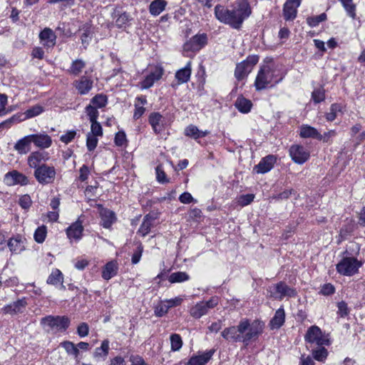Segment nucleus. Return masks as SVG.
<instances>
[{
    "label": "nucleus",
    "mask_w": 365,
    "mask_h": 365,
    "mask_svg": "<svg viewBox=\"0 0 365 365\" xmlns=\"http://www.w3.org/2000/svg\"><path fill=\"white\" fill-rule=\"evenodd\" d=\"M31 143V135H25L16 142L14 149L21 155H26L30 152Z\"/></svg>",
    "instance_id": "nucleus-17"
},
{
    "label": "nucleus",
    "mask_w": 365,
    "mask_h": 365,
    "mask_svg": "<svg viewBox=\"0 0 365 365\" xmlns=\"http://www.w3.org/2000/svg\"><path fill=\"white\" fill-rule=\"evenodd\" d=\"M337 307H338V314L341 317H345L346 316L348 315L349 314V309H348V306H347V304L344 302H340L337 304Z\"/></svg>",
    "instance_id": "nucleus-64"
},
{
    "label": "nucleus",
    "mask_w": 365,
    "mask_h": 365,
    "mask_svg": "<svg viewBox=\"0 0 365 365\" xmlns=\"http://www.w3.org/2000/svg\"><path fill=\"white\" fill-rule=\"evenodd\" d=\"M115 143L118 146H123L126 143V135L123 131H118L115 136Z\"/></svg>",
    "instance_id": "nucleus-62"
},
{
    "label": "nucleus",
    "mask_w": 365,
    "mask_h": 365,
    "mask_svg": "<svg viewBox=\"0 0 365 365\" xmlns=\"http://www.w3.org/2000/svg\"><path fill=\"white\" fill-rule=\"evenodd\" d=\"M189 275L186 272H178L172 273L168 278L170 283L182 282L189 279Z\"/></svg>",
    "instance_id": "nucleus-48"
},
{
    "label": "nucleus",
    "mask_w": 365,
    "mask_h": 365,
    "mask_svg": "<svg viewBox=\"0 0 365 365\" xmlns=\"http://www.w3.org/2000/svg\"><path fill=\"white\" fill-rule=\"evenodd\" d=\"M191 71V61H188L184 68L179 69L175 73V78L179 84L186 83L190 80Z\"/></svg>",
    "instance_id": "nucleus-27"
},
{
    "label": "nucleus",
    "mask_w": 365,
    "mask_h": 365,
    "mask_svg": "<svg viewBox=\"0 0 365 365\" xmlns=\"http://www.w3.org/2000/svg\"><path fill=\"white\" fill-rule=\"evenodd\" d=\"M289 152L292 160L297 164H303L309 158V152L300 145H292Z\"/></svg>",
    "instance_id": "nucleus-10"
},
{
    "label": "nucleus",
    "mask_w": 365,
    "mask_h": 365,
    "mask_svg": "<svg viewBox=\"0 0 365 365\" xmlns=\"http://www.w3.org/2000/svg\"><path fill=\"white\" fill-rule=\"evenodd\" d=\"M255 198L253 194L241 195L236 198V203L237 205L245 207L250 205Z\"/></svg>",
    "instance_id": "nucleus-50"
},
{
    "label": "nucleus",
    "mask_w": 365,
    "mask_h": 365,
    "mask_svg": "<svg viewBox=\"0 0 365 365\" xmlns=\"http://www.w3.org/2000/svg\"><path fill=\"white\" fill-rule=\"evenodd\" d=\"M83 230L81 222L77 221L67 228L66 234L69 239L78 240L81 238Z\"/></svg>",
    "instance_id": "nucleus-24"
},
{
    "label": "nucleus",
    "mask_w": 365,
    "mask_h": 365,
    "mask_svg": "<svg viewBox=\"0 0 365 365\" xmlns=\"http://www.w3.org/2000/svg\"><path fill=\"white\" fill-rule=\"evenodd\" d=\"M8 247L14 253H19L24 249L23 242L19 238H11L8 242Z\"/></svg>",
    "instance_id": "nucleus-43"
},
{
    "label": "nucleus",
    "mask_w": 365,
    "mask_h": 365,
    "mask_svg": "<svg viewBox=\"0 0 365 365\" xmlns=\"http://www.w3.org/2000/svg\"><path fill=\"white\" fill-rule=\"evenodd\" d=\"M98 108L93 106L91 104H89L86 108V113L89 117L90 121H95L97 120V118L98 117V111L97 110Z\"/></svg>",
    "instance_id": "nucleus-56"
},
{
    "label": "nucleus",
    "mask_w": 365,
    "mask_h": 365,
    "mask_svg": "<svg viewBox=\"0 0 365 365\" xmlns=\"http://www.w3.org/2000/svg\"><path fill=\"white\" fill-rule=\"evenodd\" d=\"M301 0H287L283 7V15L286 21L293 20L297 16V8L300 6Z\"/></svg>",
    "instance_id": "nucleus-15"
},
{
    "label": "nucleus",
    "mask_w": 365,
    "mask_h": 365,
    "mask_svg": "<svg viewBox=\"0 0 365 365\" xmlns=\"http://www.w3.org/2000/svg\"><path fill=\"white\" fill-rule=\"evenodd\" d=\"M26 180V177L16 170H13L4 175V181L6 182H25Z\"/></svg>",
    "instance_id": "nucleus-31"
},
{
    "label": "nucleus",
    "mask_w": 365,
    "mask_h": 365,
    "mask_svg": "<svg viewBox=\"0 0 365 365\" xmlns=\"http://www.w3.org/2000/svg\"><path fill=\"white\" fill-rule=\"evenodd\" d=\"M319 131L314 127H312L309 125H302L300 127V133L299 135L300 137L303 138H318Z\"/></svg>",
    "instance_id": "nucleus-33"
},
{
    "label": "nucleus",
    "mask_w": 365,
    "mask_h": 365,
    "mask_svg": "<svg viewBox=\"0 0 365 365\" xmlns=\"http://www.w3.org/2000/svg\"><path fill=\"white\" fill-rule=\"evenodd\" d=\"M50 159V154L45 150H35L29 155L27 158V164L31 168L37 170L41 167L40 165L43 162H46Z\"/></svg>",
    "instance_id": "nucleus-7"
},
{
    "label": "nucleus",
    "mask_w": 365,
    "mask_h": 365,
    "mask_svg": "<svg viewBox=\"0 0 365 365\" xmlns=\"http://www.w3.org/2000/svg\"><path fill=\"white\" fill-rule=\"evenodd\" d=\"M307 343L317 346L329 345V340L323 335L321 329L317 326L310 327L304 336Z\"/></svg>",
    "instance_id": "nucleus-6"
},
{
    "label": "nucleus",
    "mask_w": 365,
    "mask_h": 365,
    "mask_svg": "<svg viewBox=\"0 0 365 365\" xmlns=\"http://www.w3.org/2000/svg\"><path fill=\"white\" fill-rule=\"evenodd\" d=\"M259 57L257 56H249L246 60L237 64L235 76L237 80L245 78L252 70L255 65L257 63Z\"/></svg>",
    "instance_id": "nucleus-5"
},
{
    "label": "nucleus",
    "mask_w": 365,
    "mask_h": 365,
    "mask_svg": "<svg viewBox=\"0 0 365 365\" xmlns=\"http://www.w3.org/2000/svg\"><path fill=\"white\" fill-rule=\"evenodd\" d=\"M60 345L66 350L68 355L73 356L76 362L79 363L78 355L80 351L78 350L77 345L70 341H64L61 342Z\"/></svg>",
    "instance_id": "nucleus-34"
},
{
    "label": "nucleus",
    "mask_w": 365,
    "mask_h": 365,
    "mask_svg": "<svg viewBox=\"0 0 365 365\" xmlns=\"http://www.w3.org/2000/svg\"><path fill=\"white\" fill-rule=\"evenodd\" d=\"M214 353L215 350L210 349L199 355L193 356L189 359L187 365H205L212 358Z\"/></svg>",
    "instance_id": "nucleus-21"
},
{
    "label": "nucleus",
    "mask_w": 365,
    "mask_h": 365,
    "mask_svg": "<svg viewBox=\"0 0 365 365\" xmlns=\"http://www.w3.org/2000/svg\"><path fill=\"white\" fill-rule=\"evenodd\" d=\"M244 324H238L237 327L232 326L225 329L221 332V336L227 341L237 342L241 341L240 333L245 330Z\"/></svg>",
    "instance_id": "nucleus-11"
},
{
    "label": "nucleus",
    "mask_w": 365,
    "mask_h": 365,
    "mask_svg": "<svg viewBox=\"0 0 365 365\" xmlns=\"http://www.w3.org/2000/svg\"><path fill=\"white\" fill-rule=\"evenodd\" d=\"M39 38L41 43L46 47L53 48L56 44V35L51 29L46 28L41 31Z\"/></svg>",
    "instance_id": "nucleus-20"
},
{
    "label": "nucleus",
    "mask_w": 365,
    "mask_h": 365,
    "mask_svg": "<svg viewBox=\"0 0 365 365\" xmlns=\"http://www.w3.org/2000/svg\"><path fill=\"white\" fill-rule=\"evenodd\" d=\"M109 351V341L105 339L102 341L101 346L95 349L93 352V357L98 358H106L108 354Z\"/></svg>",
    "instance_id": "nucleus-37"
},
{
    "label": "nucleus",
    "mask_w": 365,
    "mask_h": 365,
    "mask_svg": "<svg viewBox=\"0 0 365 365\" xmlns=\"http://www.w3.org/2000/svg\"><path fill=\"white\" fill-rule=\"evenodd\" d=\"M275 163L276 158L274 155H269L262 158L258 165L254 168V170L257 173H265L273 168Z\"/></svg>",
    "instance_id": "nucleus-19"
},
{
    "label": "nucleus",
    "mask_w": 365,
    "mask_h": 365,
    "mask_svg": "<svg viewBox=\"0 0 365 365\" xmlns=\"http://www.w3.org/2000/svg\"><path fill=\"white\" fill-rule=\"evenodd\" d=\"M237 9L239 16L241 17L242 21L248 18L252 14V9L249 2L247 0H239L236 2Z\"/></svg>",
    "instance_id": "nucleus-25"
},
{
    "label": "nucleus",
    "mask_w": 365,
    "mask_h": 365,
    "mask_svg": "<svg viewBox=\"0 0 365 365\" xmlns=\"http://www.w3.org/2000/svg\"><path fill=\"white\" fill-rule=\"evenodd\" d=\"M345 11H346L348 16H349L351 19H354L356 18V5L354 4L353 0H339Z\"/></svg>",
    "instance_id": "nucleus-44"
},
{
    "label": "nucleus",
    "mask_w": 365,
    "mask_h": 365,
    "mask_svg": "<svg viewBox=\"0 0 365 365\" xmlns=\"http://www.w3.org/2000/svg\"><path fill=\"white\" fill-rule=\"evenodd\" d=\"M167 2L165 0H154L149 6V11L153 16H158L165 9Z\"/></svg>",
    "instance_id": "nucleus-32"
},
{
    "label": "nucleus",
    "mask_w": 365,
    "mask_h": 365,
    "mask_svg": "<svg viewBox=\"0 0 365 365\" xmlns=\"http://www.w3.org/2000/svg\"><path fill=\"white\" fill-rule=\"evenodd\" d=\"M132 20L130 16L124 12L120 14L115 20V26L119 29H125L129 26L130 21Z\"/></svg>",
    "instance_id": "nucleus-45"
},
{
    "label": "nucleus",
    "mask_w": 365,
    "mask_h": 365,
    "mask_svg": "<svg viewBox=\"0 0 365 365\" xmlns=\"http://www.w3.org/2000/svg\"><path fill=\"white\" fill-rule=\"evenodd\" d=\"M362 262L354 257H346L336 264V271L344 276H353L358 272Z\"/></svg>",
    "instance_id": "nucleus-4"
},
{
    "label": "nucleus",
    "mask_w": 365,
    "mask_h": 365,
    "mask_svg": "<svg viewBox=\"0 0 365 365\" xmlns=\"http://www.w3.org/2000/svg\"><path fill=\"white\" fill-rule=\"evenodd\" d=\"M336 131L335 130H330L327 132L321 134L319 133L318 140L322 141L323 143H331L332 138L336 135Z\"/></svg>",
    "instance_id": "nucleus-53"
},
{
    "label": "nucleus",
    "mask_w": 365,
    "mask_h": 365,
    "mask_svg": "<svg viewBox=\"0 0 365 365\" xmlns=\"http://www.w3.org/2000/svg\"><path fill=\"white\" fill-rule=\"evenodd\" d=\"M74 86L81 95L87 94L93 87V81L86 76L74 82Z\"/></svg>",
    "instance_id": "nucleus-22"
},
{
    "label": "nucleus",
    "mask_w": 365,
    "mask_h": 365,
    "mask_svg": "<svg viewBox=\"0 0 365 365\" xmlns=\"http://www.w3.org/2000/svg\"><path fill=\"white\" fill-rule=\"evenodd\" d=\"M285 312L282 307L279 308L269 322L272 329H279L284 323Z\"/></svg>",
    "instance_id": "nucleus-26"
},
{
    "label": "nucleus",
    "mask_w": 365,
    "mask_h": 365,
    "mask_svg": "<svg viewBox=\"0 0 365 365\" xmlns=\"http://www.w3.org/2000/svg\"><path fill=\"white\" fill-rule=\"evenodd\" d=\"M100 216L101 224L105 228H110L116 220L115 212L106 208H101Z\"/></svg>",
    "instance_id": "nucleus-23"
},
{
    "label": "nucleus",
    "mask_w": 365,
    "mask_h": 365,
    "mask_svg": "<svg viewBox=\"0 0 365 365\" xmlns=\"http://www.w3.org/2000/svg\"><path fill=\"white\" fill-rule=\"evenodd\" d=\"M163 70L160 67H155L150 71L144 80L140 82L141 89H148L153 86L155 81L161 78Z\"/></svg>",
    "instance_id": "nucleus-13"
},
{
    "label": "nucleus",
    "mask_w": 365,
    "mask_h": 365,
    "mask_svg": "<svg viewBox=\"0 0 365 365\" xmlns=\"http://www.w3.org/2000/svg\"><path fill=\"white\" fill-rule=\"evenodd\" d=\"M343 106L339 103H333L331 105L329 108V112L327 113L325 115L326 119L327 121L332 122L334 121L339 113H343Z\"/></svg>",
    "instance_id": "nucleus-36"
},
{
    "label": "nucleus",
    "mask_w": 365,
    "mask_h": 365,
    "mask_svg": "<svg viewBox=\"0 0 365 365\" xmlns=\"http://www.w3.org/2000/svg\"><path fill=\"white\" fill-rule=\"evenodd\" d=\"M46 282L47 284L52 285H57L60 282H63V276L62 272L58 269H53L48 276Z\"/></svg>",
    "instance_id": "nucleus-40"
},
{
    "label": "nucleus",
    "mask_w": 365,
    "mask_h": 365,
    "mask_svg": "<svg viewBox=\"0 0 365 365\" xmlns=\"http://www.w3.org/2000/svg\"><path fill=\"white\" fill-rule=\"evenodd\" d=\"M43 320L49 327L59 331H65L70 324L68 318L66 317H48Z\"/></svg>",
    "instance_id": "nucleus-16"
},
{
    "label": "nucleus",
    "mask_w": 365,
    "mask_h": 365,
    "mask_svg": "<svg viewBox=\"0 0 365 365\" xmlns=\"http://www.w3.org/2000/svg\"><path fill=\"white\" fill-rule=\"evenodd\" d=\"M43 112V108L42 106H41L39 105H35L33 107L27 109L24 113V120L36 117V116L40 115L41 113H42Z\"/></svg>",
    "instance_id": "nucleus-47"
},
{
    "label": "nucleus",
    "mask_w": 365,
    "mask_h": 365,
    "mask_svg": "<svg viewBox=\"0 0 365 365\" xmlns=\"http://www.w3.org/2000/svg\"><path fill=\"white\" fill-rule=\"evenodd\" d=\"M230 10L227 9L225 6L218 4L215 8V15L216 19L220 22L225 24L230 23L229 18Z\"/></svg>",
    "instance_id": "nucleus-28"
},
{
    "label": "nucleus",
    "mask_w": 365,
    "mask_h": 365,
    "mask_svg": "<svg viewBox=\"0 0 365 365\" xmlns=\"http://www.w3.org/2000/svg\"><path fill=\"white\" fill-rule=\"evenodd\" d=\"M31 137L32 143L41 150L49 148L52 145L51 137L44 132L31 134Z\"/></svg>",
    "instance_id": "nucleus-12"
},
{
    "label": "nucleus",
    "mask_w": 365,
    "mask_h": 365,
    "mask_svg": "<svg viewBox=\"0 0 365 365\" xmlns=\"http://www.w3.org/2000/svg\"><path fill=\"white\" fill-rule=\"evenodd\" d=\"M19 203L23 209L28 210L31 207L32 201L29 195H24L20 197Z\"/></svg>",
    "instance_id": "nucleus-60"
},
{
    "label": "nucleus",
    "mask_w": 365,
    "mask_h": 365,
    "mask_svg": "<svg viewBox=\"0 0 365 365\" xmlns=\"http://www.w3.org/2000/svg\"><path fill=\"white\" fill-rule=\"evenodd\" d=\"M267 291L270 298L277 300H282L284 297H294L297 294L295 289L290 287L283 282L269 287Z\"/></svg>",
    "instance_id": "nucleus-3"
},
{
    "label": "nucleus",
    "mask_w": 365,
    "mask_h": 365,
    "mask_svg": "<svg viewBox=\"0 0 365 365\" xmlns=\"http://www.w3.org/2000/svg\"><path fill=\"white\" fill-rule=\"evenodd\" d=\"M76 135V132L75 130H68L61 136L60 140L65 144H68L74 139Z\"/></svg>",
    "instance_id": "nucleus-63"
},
{
    "label": "nucleus",
    "mask_w": 365,
    "mask_h": 365,
    "mask_svg": "<svg viewBox=\"0 0 365 365\" xmlns=\"http://www.w3.org/2000/svg\"><path fill=\"white\" fill-rule=\"evenodd\" d=\"M46 227L44 225L38 227L34 232V240L38 243H42L44 242L46 237Z\"/></svg>",
    "instance_id": "nucleus-52"
},
{
    "label": "nucleus",
    "mask_w": 365,
    "mask_h": 365,
    "mask_svg": "<svg viewBox=\"0 0 365 365\" xmlns=\"http://www.w3.org/2000/svg\"><path fill=\"white\" fill-rule=\"evenodd\" d=\"M97 137L98 136L91 135V133L87 135L86 146L88 150L92 151L96 148L98 142Z\"/></svg>",
    "instance_id": "nucleus-57"
},
{
    "label": "nucleus",
    "mask_w": 365,
    "mask_h": 365,
    "mask_svg": "<svg viewBox=\"0 0 365 365\" xmlns=\"http://www.w3.org/2000/svg\"><path fill=\"white\" fill-rule=\"evenodd\" d=\"M235 106L240 112L242 113H248L251 110L252 103L250 100L245 98L243 96H240L235 101Z\"/></svg>",
    "instance_id": "nucleus-30"
},
{
    "label": "nucleus",
    "mask_w": 365,
    "mask_h": 365,
    "mask_svg": "<svg viewBox=\"0 0 365 365\" xmlns=\"http://www.w3.org/2000/svg\"><path fill=\"white\" fill-rule=\"evenodd\" d=\"M170 344L172 351H179L182 346V340L181 336L178 334H173L170 336Z\"/></svg>",
    "instance_id": "nucleus-51"
},
{
    "label": "nucleus",
    "mask_w": 365,
    "mask_h": 365,
    "mask_svg": "<svg viewBox=\"0 0 365 365\" xmlns=\"http://www.w3.org/2000/svg\"><path fill=\"white\" fill-rule=\"evenodd\" d=\"M326 19H327L326 14L322 13L318 16L308 18L307 23L311 27H316L319 24V23L325 21Z\"/></svg>",
    "instance_id": "nucleus-54"
},
{
    "label": "nucleus",
    "mask_w": 365,
    "mask_h": 365,
    "mask_svg": "<svg viewBox=\"0 0 365 365\" xmlns=\"http://www.w3.org/2000/svg\"><path fill=\"white\" fill-rule=\"evenodd\" d=\"M312 98L314 103H318L323 101L325 98L324 91L323 88L315 89L312 93Z\"/></svg>",
    "instance_id": "nucleus-58"
},
{
    "label": "nucleus",
    "mask_w": 365,
    "mask_h": 365,
    "mask_svg": "<svg viewBox=\"0 0 365 365\" xmlns=\"http://www.w3.org/2000/svg\"><path fill=\"white\" fill-rule=\"evenodd\" d=\"M117 264L114 262H108L102 272V277L108 280L111 279L113 277L116 275L117 274Z\"/></svg>",
    "instance_id": "nucleus-35"
},
{
    "label": "nucleus",
    "mask_w": 365,
    "mask_h": 365,
    "mask_svg": "<svg viewBox=\"0 0 365 365\" xmlns=\"http://www.w3.org/2000/svg\"><path fill=\"white\" fill-rule=\"evenodd\" d=\"M208 312L203 302L197 303L190 309V315L196 319H199Z\"/></svg>",
    "instance_id": "nucleus-38"
},
{
    "label": "nucleus",
    "mask_w": 365,
    "mask_h": 365,
    "mask_svg": "<svg viewBox=\"0 0 365 365\" xmlns=\"http://www.w3.org/2000/svg\"><path fill=\"white\" fill-rule=\"evenodd\" d=\"M149 123L155 133L158 134L164 130L165 118L159 113H151L149 115Z\"/></svg>",
    "instance_id": "nucleus-18"
},
{
    "label": "nucleus",
    "mask_w": 365,
    "mask_h": 365,
    "mask_svg": "<svg viewBox=\"0 0 365 365\" xmlns=\"http://www.w3.org/2000/svg\"><path fill=\"white\" fill-rule=\"evenodd\" d=\"M153 220V218H152L149 215L145 216L143 221L138 231V232L143 237H145L150 232Z\"/></svg>",
    "instance_id": "nucleus-41"
},
{
    "label": "nucleus",
    "mask_w": 365,
    "mask_h": 365,
    "mask_svg": "<svg viewBox=\"0 0 365 365\" xmlns=\"http://www.w3.org/2000/svg\"><path fill=\"white\" fill-rule=\"evenodd\" d=\"M229 18L231 19L230 23H226V24L236 29H239L242 26L243 21L239 16L237 11H235V9L230 10Z\"/></svg>",
    "instance_id": "nucleus-39"
},
{
    "label": "nucleus",
    "mask_w": 365,
    "mask_h": 365,
    "mask_svg": "<svg viewBox=\"0 0 365 365\" xmlns=\"http://www.w3.org/2000/svg\"><path fill=\"white\" fill-rule=\"evenodd\" d=\"M107 103V97L103 94H98L91 99L92 105L98 108L105 107Z\"/></svg>",
    "instance_id": "nucleus-49"
},
{
    "label": "nucleus",
    "mask_w": 365,
    "mask_h": 365,
    "mask_svg": "<svg viewBox=\"0 0 365 365\" xmlns=\"http://www.w3.org/2000/svg\"><path fill=\"white\" fill-rule=\"evenodd\" d=\"M143 251V247L142 246L141 244H139L137 247L136 250L134 252V253L132 255L131 261H132L133 264H135L140 262Z\"/></svg>",
    "instance_id": "nucleus-61"
},
{
    "label": "nucleus",
    "mask_w": 365,
    "mask_h": 365,
    "mask_svg": "<svg viewBox=\"0 0 365 365\" xmlns=\"http://www.w3.org/2000/svg\"><path fill=\"white\" fill-rule=\"evenodd\" d=\"M169 310L165 302H161L155 307V315L158 317H161L166 314Z\"/></svg>",
    "instance_id": "nucleus-55"
},
{
    "label": "nucleus",
    "mask_w": 365,
    "mask_h": 365,
    "mask_svg": "<svg viewBox=\"0 0 365 365\" xmlns=\"http://www.w3.org/2000/svg\"><path fill=\"white\" fill-rule=\"evenodd\" d=\"M34 176L38 182L53 180L56 176V169L53 166L42 164L41 167L34 170Z\"/></svg>",
    "instance_id": "nucleus-9"
},
{
    "label": "nucleus",
    "mask_w": 365,
    "mask_h": 365,
    "mask_svg": "<svg viewBox=\"0 0 365 365\" xmlns=\"http://www.w3.org/2000/svg\"><path fill=\"white\" fill-rule=\"evenodd\" d=\"M28 303L26 299L23 297L5 306L3 308V311L5 314L16 315L23 313Z\"/></svg>",
    "instance_id": "nucleus-14"
},
{
    "label": "nucleus",
    "mask_w": 365,
    "mask_h": 365,
    "mask_svg": "<svg viewBox=\"0 0 365 365\" xmlns=\"http://www.w3.org/2000/svg\"><path fill=\"white\" fill-rule=\"evenodd\" d=\"M91 134L96 136H101L103 135V130L101 124L97 121H91Z\"/></svg>",
    "instance_id": "nucleus-59"
},
{
    "label": "nucleus",
    "mask_w": 365,
    "mask_h": 365,
    "mask_svg": "<svg viewBox=\"0 0 365 365\" xmlns=\"http://www.w3.org/2000/svg\"><path fill=\"white\" fill-rule=\"evenodd\" d=\"M184 133L186 136L197 140L200 138H202L209 134L208 130H200L197 126L194 125H189L184 130Z\"/></svg>",
    "instance_id": "nucleus-29"
},
{
    "label": "nucleus",
    "mask_w": 365,
    "mask_h": 365,
    "mask_svg": "<svg viewBox=\"0 0 365 365\" xmlns=\"http://www.w3.org/2000/svg\"><path fill=\"white\" fill-rule=\"evenodd\" d=\"M207 35L197 34L185 43L183 48L185 51H198L207 44Z\"/></svg>",
    "instance_id": "nucleus-8"
},
{
    "label": "nucleus",
    "mask_w": 365,
    "mask_h": 365,
    "mask_svg": "<svg viewBox=\"0 0 365 365\" xmlns=\"http://www.w3.org/2000/svg\"><path fill=\"white\" fill-rule=\"evenodd\" d=\"M244 324L245 330L240 333L241 341L248 344L250 341L257 339L263 331V324L255 320L250 322L248 319H243L240 322V324Z\"/></svg>",
    "instance_id": "nucleus-2"
},
{
    "label": "nucleus",
    "mask_w": 365,
    "mask_h": 365,
    "mask_svg": "<svg viewBox=\"0 0 365 365\" xmlns=\"http://www.w3.org/2000/svg\"><path fill=\"white\" fill-rule=\"evenodd\" d=\"M86 66V63L82 59L73 61L68 69V72L73 75L80 74Z\"/></svg>",
    "instance_id": "nucleus-42"
},
{
    "label": "nucleus",
    "mask_w": 365,
    "mask_h": 365,
    "mask_svg": "<svg viewBox=\"0 0 365 365\" xmlns=\"http://www.w3.org/2000/svg\"><path fill=\"white\" fill-rule=\"evenodd\" d=\"M312 354L315 360L324 362L327 358L328 351L322 346H319V348L312 350Z\"/></svg>",
    "instance_id": "nucleus-46"
},
{
    "label": "nucleus",
    "mask_w": 365,
    "mask_h": 365,
    "mask_svg": "<svg viewBox=\"0 0 365 365\" xmlns=\"http://www.w3.org/2000/svg\"><path fill=\"white\" fill-rule=\"evenodd\" d=\"M282 78H277L276 71L269 65L261 67L255 81L257 91H262L267 88L274 87L282 81Z\"/></svg>",
    "instance_id": "nucleus-1"
}]
</instances>
